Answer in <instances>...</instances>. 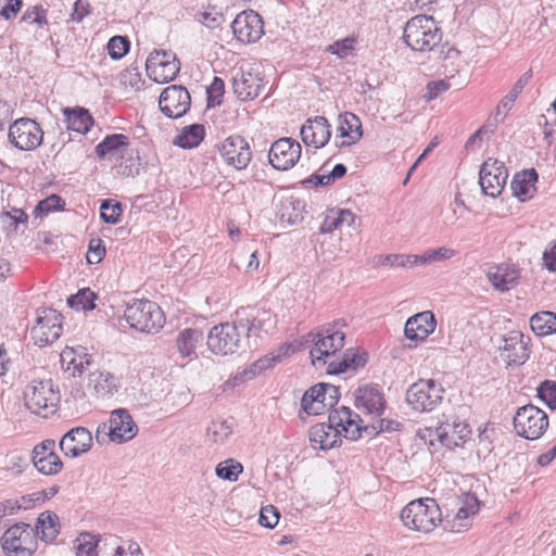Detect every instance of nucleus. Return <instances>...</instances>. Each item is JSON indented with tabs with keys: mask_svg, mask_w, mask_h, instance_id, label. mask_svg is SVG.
Here are the masks:
<instances>
[{
	"mask_svg": "<svg viewBox=\"0 0 556 556\" xmlns=\"http://www.w3.org/2000/svg\"><path fill=\"white\" fill-rule=\"evenodd\" d=\"M403 38L415 51H431L442 40V31L433 17L417 15L407 21Z\"/></svg>",
	"mask_w": 556,
	"mask_h": 556,
	"instance_id": "obj_1",
	"label": "nucleus"
},
{
	"mask_svg": "<svg viewBox=\"0 0 556 556\" xmlns=\"http://www.w3.org/2000/svg\"><path fill=\"white\" fill-rule=\"evenodd\" d=\"M401 520L410 530L429 533L442 521V515L437 502L427 497L409 502L401 511Z\"/></svg>",
	"mask_w": 556,
	"mask_h": 556,
	"instance_id": "obj_2",
	"label": "nucleus"
},
{
	"mask_svg": "<svg viewBox=\"0 0 556 556\" xmlns=\"http://www.w3.org/2000/svg\"><path fill=\"white\" fill-rule=\"evenodd\" d=\"M124 317L131 328L147 333L157 332L165 324L161 307L149 300H135L128 304Z\"/></svg>",
	"mask_w": 556,
	"mask_h": 556,
	"instance_id": "obj_3",
	"label": "nucleus"
},
{
	"mask_svg": "<svg viewBox=\"0 0 556 556\" xmlns=\"http://www.w3.org/2000/svg\"><path fill=\"white\" fill-rule=\"evenodd\" d=\"M26 406L40 417H48L54 413L60 402L59 391L54 389L51 379L34 380L24 392Z\"/></svg>",
	"mask_w": 556,
	"mask_h": 556,
	"instance_id": "obj_4",
	"label": "nucleus"
},
{
	"mask_svg": "<svg viewBox=\"0 0 556 556\" xmlns=\"http://www.w3.org/2000/svg\"><path fill=\"white\" fill-rule=\"evenodd\" d=\"M339 397L338 387L318 383L303 394L301 408L311 416L328 415V417H332V409L338 404Z\"/></svg>",
	"mask_w": 556,
	"mask_h": 556,
	"instance_id": "obj_5",
	"label": "nucleus"
},
{
	"mask_svg": "<svg viewBox=\"0 0 556 556\" xmlns=\"http://www.w3.org/2000/svg\"><path fill=\"white\" fill-rule=\"evenodd\" d=\"M1 545L8 556H33L37 549L35 531L27 523H15L4 531Z\"/></svg>",
	"mask_w": 556,
	"mask_h": 556,
	"instance_id": "obj_6",
	"label": "nucleus"
},
{
	"mask_svg": "<svg viewBox=\"0 0 556 556\" xmlns=\"http://www.w3.org/2000/svg\"><path fill=\"white\" fill-rule=\"evenodd\" d=\"M343 326L344 324L338 320L323 327L316 333L314 348L309 352L314 365L316 363L326 364V357L343 348L345 334L340 330Z\"/></svg>",
	"mask_w": 556,
	"mask_h": 556,
	"instance_id": "obj_7",
	"label": "nucleus"
},
{
	"mask_svg": "<svg viewBox=\"0 0 556 556\" xmlns=\"http://www.w3.org/2000/svg\"><path fill=\"white\" fill-rule=\"evenodd\" d=\"M442 394V387L434 380H419L407 390L406 401L415 412H431L441 402Z\"/></svg>",
	"mask_w": 556,
	"mask_h": 556,
	"instance_id": "obj_8",
	"label": "nucleus"
},
{
	"mask_svg": "<svg viewBox=\"0 0 556 556\" xmlns=\"http://www.w3.org/2000/svg\"><path fill=\"white\" fill-rule=\"evenodd\" d=\"M336 425L346 439L355 441L362 438H372L379 432L397 430L400 424L396 419H375L371 425L365 419H334Z\"/></svg>",
	"mask_w": 556,
	"mask_h": 556,
	"instance_id": "obj_9",
	"label": "nucleus"
},
{
	"mask_svg": "<svg viewBox=\"0 0 556 556\" xmlns=\"http://www.w3.org/2000/svg\"><path fill=\"white\" fill-rule=\"evenodd\" d=\"M146 71L153 81L166 84L177 76L180 63L172 51L153 50L146 61Z\"/></svg>",
	"mask_w": 556,
	"mask_h": 556,
	"instance_id": "obj_10",
	"label": "nucleus"
},
{
	"mask_svg": "<svg viewBox=\"0 0 556 556\" xmlns=\"http://www.w3.org/2000/svg\"><path fill=\"white\" fill-rule=\"evenodd\" d=\"M208 350L216 355L235 354L241 345V336L238 326L232 323H223L214 326L206 341Z\"/></svg>",
	"mask_w": 556,
	"mask_h": 556,
	"instance_id": "obj_11",
	"label": "nucleus"
},
{
	"mask_svg": "<svg viewBox=\"0 0 556 556\" xmlns=\"http://www.w3.org/2000/svg\"><path fill=\"white\" fill-rule=\"evenodd\" d=\"M10 142L21 151H33L43 140V130L31 118H20L11 124L8 134Z\"/></svg>",
	"mask_w": 556,
	"mask_h": 556,
	"instance_id": "obj_12",
	"label": "nucleus"
},
{
	"mask_svg": "<svg viewBox=\"0 0 556 556\" xmlns=\"http://www.w3.org/2000/svg\"><path fill=\"white\" fill-rule=\"evenodd\" d=\"M62 333V316L55 309L45 308L38 312L36 324L30 330L35 344L45 346L53 343Z\"/></svg>",
	"mask_w": 556,
	"mask_h": 556,
	"instance_id": "obj_13",
	"label": "nucleus"
},
{
	"mask_svg": "<svg viewBox=\"0 0 556 556\" xmlns=\"http://www.w3.org/2000/svg\"><path fill=\"white\" fill-rule=\"evenodd\" d=\"M508 173L503 162L488 159L480 167L479 184L482 192L491 198L498 197L506 184Z\"/></svg>",
	"mask_w": 556,
	"mask_h": 556,
	"instance_id": "obj_14",
	"label": "nucleus"
},
{
	"mask_svg": "<svg viewBox=\"0 0 556 556\" xmlns=\"http://www.w3.org/2000/svg\"><path fill=\"white\" fill-rule=\"evenodd\" d=\"M190 104V93L180 85L166 87L159 100L160 110L169 118L184 116L189 111Z\"/></svg>",
	"mask_w": 556,
	"mask_h": 556,
	"instance_id": "obj_15",
	"label": "nucleus"
},
{
	"mask_svg": "<svg viewBox=\"0 0 556 556\" xmlns=\"http://www.w3.org/2000/svg\"><path fill=\"white\" fill-rule=\"evenodd\" d=\"M301 153L302 147L296 140L280 138L271 144L268 160L274 168L288 170L299 162Z\"/></svg>",
	"mask_w": 556,
	"mask_h": 556,
	"instance_id": "obj_16",
	"label": "nucleus"
},
{
	"mask_svg": "<svg viewBox=\"0 0 556 556\" xmlns=\"http://www.w3.org/2000/svg\"><path fill=\"white\" fill-rule=\"evenodd\" d=\"M530 338L520 331H509L503 337V343L500 345L502 359L508 365H522L529 356Z\"/></svg>",
	"mask_w": 556,
	"mask_h": 556,
	"instance_id": "obj_17",
	"label": "nucleus"
},
{
	"mask_svg": "<svg viewBox=\"0 0 556 556\" xmlns=\"http://www.w3.org/2000/svg\"><path fill=\"white\" fill-rule=\"evenodd\" d=\"M219 152L224 162L238 170L247 168L252 159L250 144L241 136L226 138L219 146Z\"/></svg>",
	"mask_w": 556,
	"mask_h": 556,
	"instance_id": "obj_18",
	"label": "nucleus"
},
{
	"mask_svg": "<svg viewBox=\"0 0 556 556\" xmlns=\"http://www.w3.org/2000/svg\"><path fill=\"white\" fill-rule=\"evenodd\" d=\"M236 38L244 43L255 42L263 35V21L261 16L252 11L239 13L231 24Z\"/></svg>",
	"mask_w": 556,
	"mask_h": 556,
	"instance_id": "obj_19",
	"label": "nucleus"
},
{
	"mask_svg": "<svg viewBox=\"0 0 556 556\" xmlns=\"http://www.w3.org/2000/svg\"><path fill=\"white\" fill-rule=\"evenodd\" d=\"M55 442L45 440L37 444L31 452V462L34 467L42 475L53 476L63 468L61 458L54 453Z\"/></svg>",
	"mask_w": 556,
	"mask_h": 556,
	"instance_id": "obj_20",
	"label": "nucleus"
},
{
	"mask_svg": "<svg viewBox=\"0 0 556 556\" xmlns=\"http://www.w3.org/2000/svg\"><path fill=\"white\" fill-rule=\"evenodd\" d=\"M138 433V426L134 419H109L102 422L97 430V440L108 435L111 442L122 444L134 439Z\"/></svg>",
	"mask_w": 556,
	"mask_h": 556,
	"instance_id": "obj_21",
	"label": "nucleus"
},
{
	"mask_svg": "<svg viewBox=\"0 0 556 556\" xmlns=\"http://www.w3.org/2000/svg\"><path fill=\"white\" fill-rule=\"evenodd\" d=\"M470 434V429L465 422V419H460L453 424L448 422V419L441 422L433 430H430V443L433 444V440H438L442 445L453 447L459 445L460 441H464Z\"/></svg>",
	"mask_w": 556,
	"mask_h": 556,
	"instance_id": "obj_22",
	"label": "nucleus"
},
{
	"mask_svg": "<svg viewBox=\"0 0 556 556\" xmlns=\"http://www.w3.org/2000/svg\"><path fill=\"white\" fill-rule=\"evenodd\" d=\"M354 403L358 410L367 415L381 416L386 409L383 393L378 387L369 384L355 391Z\"/></svg>",
	"mask_w": 556,
	"mask_h": 556,
	"instance_id": "obj_23",
	"label": "nucleus"
},
{
	"mask_svg": "<svg viewBox=\"0 0 556 556\" xmlns=\"http://www.w3.org/2000/svg\"><path fill=\"white\" fill-rule=\"evenodd\" d=\"M92 446L91 432L85 427H76L66 432L61 442L60 448L66 456L78 457L87 453Z\"/></svg>",
	"mask_w": 556,
	"mask_h": 556,
	"instance_id": "obj_24",
	"label": "nucleus"
},
{
	"mask_svg": "<svg viewBox=\"0 0 556 556\" xmlns=\"http://www.w3.org/2000/svg\"><path fill=\"white\" fill-rule=\"evenodd\" d=\"M301 137L306 146L323 148L331 137L330 124L324 116L309 118L301 128Z\"/></svg>",
	"mask_w": 556,
	"mask_h": 556,
	"instance_id": "obj_25",
	"label": "nucleus"
},
{
	"mask_svg": "<svg viewBox=\"0 0 556 556\" xmlns=\"http://www.w3.org/2000/svg\"><path fill=\"white\" fill-rule=\"evenodd\" d=\"M309 441L314 448L323 451L332 448L341 442V430L334 419H328L311 428Z\"/></svg>",
	"mask_w": 556,
	"mask_h": 556,
	"instance_id": "obj_26",
	"label": "nucleus"
},
{
	"mask_svg": "<svg viewBox=\"0 0 556 556\" xmlns=\"http://www.w3.org/2000/svg\"><path fill=\"white\" fill-rule=\"evenodd\" d=\"M435 327L434 315L430 311H425L407 319L404 333L410 341H424L435 330Z\"/></svg>",
	"mask_w": 556,
	"mask_h": 556,
	"instance_id": "obj_27",
	"label": "nucleus"
},
{
	"mask_svg": "<svg viewBox=\"0 0 556 556\" xmlns=\"http://www.w3.org/2000/svg\"><path fill=\"white\" fill-rule=\"evenodd\" d=\"M129 147V139L123 134L106 136L96 146V154L101 160L117 163L124 156Z\"/></svg>",
	"mask_w": 556,
	"mask_h": 556,
	"instance_id": "obj_28",
	"label": "nucleus"
},
{
	"mask_svg": "<svg viewBox=\"0 0 556 556\" xmlns=\"http://www.w3.org/2000/svg\"><path fill=\"white\" fill-rule=\"evenodd\" d=\"M60 359L63 370L72 377L80 376L91 363V356L87 353V349L81 345L66 346L61 352Z\"/></svg>",
	"mask_w": 556,
	"mask_h": 556,
	"instance_id": "obj_29",
	"label": "nucleus"
},
{
	"mask_svg": "<svg viewBox=\"0 0 556 556\" xmlns=\"http://www.w3.org/2000/svg\"><path fill=\"white\" fill-rule=\"evenodd\" d=\"M337 132V147H348L355 143L362 137V124L359 118L350 112L340 114Z\"/></svg>",
	"mask_w": 556,
	"mask_h": 556,
	"instance_id": "obj_30",
	"label": "nucleus"
},
{
	"mask_svg": "<svg viewBox=\"0 0 556 556\" xmlns=\"http://www.w3.org/2000/svg\"><path fill=\"white\" fill-rule=\"evenodd\" d=\"M262 87V78L252 72L240 71L232 78L233 92L241 101L256 98Z\"/></svg>",
	"mask_w": 556,
	"mask_h": 556,
	"instance_id": "obj_31",
	"label": "nucleus"
},
{
	"mask_svg": "<svg viewBox=\"0 0 556 556\" xmlns=\"http://www.w3.org/2000/svg\"><path fill=\"white\" fill-rule=\"evenodd\" d=\"M488 279L496 290L505 292L517 286L519 270L515 265L502 264L489 269Z\"/></svg>",
	"mask_w": 556,
	"mask_h": 556,
	"instance_id": "obj_32",
	"label": "nucleus"
},
{
	"mask_svg": "<svg viewBox=\"0 0 556 556\" xmlns=\"http://www.w3.org/2000/svg\"><path fill=\"white\" fill-rule=\"evenodd\" d=\"M536 180L538 174L534 169H528L516 174L510 185L513 194L517 197L521 202L533 198L536 191Z\"/></svg>",
	"mask_w": 556,
	"mask_h": 556,
	"instance_id": "obj_33",
	"label": "nucleus"
},
{
	"mask_svg": "<svg viewBox=\"0 0 556 556\" xmlns=\"http://www.w3.org/2000/svg\"><path fill=\"white\" fill-rule=\"evenodd\" d=\"M235 424L229 419H211L205 428V441L210 444H224L233 433Z\"/></svg>",
	"mask_w": 556,
	"mask_h": 556,
	"instance_id": "obj_34",
	"label": "nucleus"
},
{
	"mask_svg": "<svg viewBox=\"0 0 556 556\" xmlns=\"http://www.w3.org/2000/svg\"><path fill=\"white\" fill-rule=\"evenodd\" d=\"M28 216L21 210L13 207L10 211L0 212V226L8 236L24 232L27 228Z\"/></svg>",
	"mask_w": 556,
	"mask_h": 556,
	"instance_id": "obj_35",
	"label": "nucleus"
},
{
	"mask_svg": "<svg viewBox=\"0 0 556 556\" xmlns=\"http://www.w3.org/2000/svg\"><path fill=\"white\" fill-rule=\"evenodd\" d=\"M35 534L42 541H53L60 532L59 517L55 513L46 510L39 515L36 522Z\"/></svg>",
	"mask_w": 556,
	"mask_h": 556,
	"instance_id": "obj_36",
	"label": "nucleus"
},
{
	"mask_svg": "<svg viewBox=\"0 0 556 556\" xmlns=\"http://www.w3.org/2000/svg\"><path fill=\"white\" fill-rule=\"evenodd\" d=\"M203 340V333L199 329L186 328L181 330L176 339V348L181 357L197 356L198 344Z\"/></svg>",
	"mask_w": 556,
	"mask_h": 556,
	"instance_id": "obj_37",
	"label": "nucleus"
},
{
	"mask_svg": "<svg viewBox=\"0 0 556 556\" xmlns=\"http://www.w3.org/2000/svg\"><path fill=\"white\" fill-rule=\"evenodd\" d=\"M513 422L517 434L527 440L540 438L548 427V419H513Z\"/></svg>",
	"mask_w": 556,
	"mask_h": 556,
	"instance_id": "obj_38",
	"label": "nucleus"
},
{
	"mask_svg": "<svg viewBox=\"0 0 556 556\" xmlns=\"http://www.w3.org/2000/svg\"><path fill=\"white\" fill-rule=\"evenodd\" d=\"M88 388L94 395L103 397L116 389L115 378L110 372L94 371L89 375Z\"/></svg>",
	"mask_w": 556,
	"mask_h": 556,
	"instance_id": "obj_39",
	"label": "nucleus"
},
{
	"mask_svg": "<svg viewBox=\"0 0 556 556\" xmlns=\"http://www.w3.org/2000/svg\"><path fill=\"white\" fill-rule=\"evenodd\" d=\"M473 517L467 513L464 508L456 506V509L450 510L445 519H442L444 522V528L448 529L452 532H463L469 529L472 525Z\"/></svg>",
	"mask_w": 556,
	"mask_h": 556,
	"instance_id": "obj_40",
	"label": "nucleus"
},
{
	"mask_svg": "<svg viewBox=\"0 0 556 556\" xmlns=\"http://www.w3.org/2000/svg\"><path fill=\"white\" fill-rule=\"evenodd\" d=\"M205 135L203 125L193 124L185 127L179 135L174 139V144L184 148L192 149L200 144Z\"/></svg>",
	"mask_w": 556,
	"mask_h": 556,
	"instance_id": "obj_41",
	"label": "nucleus"
},
{
	"mask_svg": "<svg viewBox=\"0 0 556 556\" xmlns=\"http://www.w3.org/2000/svg\"><path fill=\"white\" fill-rule=\"evenodd\" d=\"M64 113L67 115V128L73 131L86 134L93 124V119L86 109L77 108L72 111L66 109Z\"/></svg>",
	"mask_w": 556,
	"mask_h": 556,
	"instance_id": "obj_42",
	"label": "nucleus"
},
{
	"mask_svg": "<svg viewBox=\"0 0 556 556\" xmlns=\"http://www.w3.org/2000/svg\"><path fill=\"white\" fill-rule=\"evenodd\" d=\"M532 331L540 336H548L556 332V314L544 311L534 314L530 319Z\"/></svg>",
	"mask_w": 556,
	"mask_h": 556,
	"instance_id": "obj_43",
	"label": "nucleus"
},
{
	"mask_svg": "<svg viewBox=\"0 0 556 556\" xmlns=\"http://www.w3.org/2000/svg\"><path fill=\"white\" fill-rule=\"evenodd\" d=\"M355 222V215L350 210L331 211L321 225L323 232H332L342 227H352Z\"/></svg>",
	"mask_w": 556,
	"mask_h": 556,
	"instance_id": "obj_44",
	"label": "nucleus"
},
{
	"mask_svg": "<svg viewBox=\"0 0 556 556\" xmlns=\"http://www.w3.org/2000/svg\"><path fill=\"white\" fill-rule=\"evenodd\" d=\"M273 325V318L269 312L263 311L252 318L239 320V326L247 330L248 336H258L260 331H268V326Z\"/></svg>",
	"mask_w": 556,
	"mask_h": 556,
	"instance_id": "obj_45",
	"label": "nucleus"
},
{
	"mask_svg": "<svg viewBox=\"0 0 556 556\" xmlns=\"http://www.w3.org/2000/svg\"><path fill=\"white\" fill-rule=\"evenodd\" d=\"M367 362V358L364 355L357 354L354 350H346L343 354L341 361L334 363L332 362L329 365L330 372H344L349 369H357L363 367Z\"/></svg>",
	"mask_w": 556,
	"mask_h": 556,
	"instance_id": "obj_46",
	"label": "nucleus"
},
{
	"mask_svg": "<svg viewBox=\"0 0 556 556\" xmlns=\"http://www.w3.org/2000/svg\"><path fill=\"white\" fill-rule=\"evenodd\" d=\"M379 264L394 268H413L420 266V260L416 254H388L379 256Z\"/></svg>",
	"mask_w": 556,
	"mask_h": 556,
	"instance_id": "obj_47",
	"label": "nucleus"
},
{
	"mask_svg": "<svg viewBox=\"0 0 556 556\" xmlns=\"http://www.w3.org/2000/svg\"><path fill=\"white\" fill-rule=\"evenodd\" d=\"M532 77V73L530 71L526 72L523 75H521L518 80L515 83L511 90L502 99L501 103L498 104L496 109V115L501 114V110L509 111L519 96V93L522 91V89L526 87V85L529 83L530 78Z\"/></svg>",
	"mask_w": 556,
	"mask_h": 556,
	"instance_id": "obj_48",
	"label": "nucleus"
},
{
	"mask_svg": "<svg viewBox=\"0 0 556 556\" xmlns=\"http://www.w3.org/2000/svg\"><path fill=\"white\" fill-rule=\"evenodd\" d=\"M242 471L243 466L233 458L220 462L215 468V473L218 478L230 482L237 481Z\"/></svg>",
	"mask_w": 556,
	"mask_h": 556,
	"instance_id": "obj_49",
	"label": "nucleus"
},
{
	"mask_svg": "<svg viewBox=\"0 0 556 556\" xmlns=\"http://www.w3.org/2000/svg\"><path fill=\"white\" fill-rule=\"evenodd\" d=\"M456 254V250L447 247L427 250L422 255H419L420 266L447 261L453 258Z\"/></svg>",
	"mask_w": 556,
	"mask_h": 556,
	"instance_id": "obj_50",
	"label": "nucleus"
},
{
	"mask_svg": "<svg viewBox=\"0 0 556 556\" xmlns=\"http://www.w3.org/2000/svg\"><path fill=\"white\" fill-rule=\"evenodd\" d=\"M99 540L90 533H81L75 540L76 556H98L97 547Z\"/></svg>",
	"mask_w": 556,
	"mask_h": 556,
	"instance_id": "obj_51",
	"label": "nucleus"
},
{
	"mask_svg": "<svg viewBox=\"0 0 556 556\" xmlns=\"http://www.w3.org/2000/svg\"><path fill=\"white\" fill-rule=\"evenodd\" d=\"M96 294L90 289L80 290L67 299V304L77 311H89L94 308Z\"/></svg>",
	"mask_w": 556,
	"mask_h": 556,
	"instance_id": "obj_52",
	"label": "nucleus"
},
{
	"mask_svg": "<svg viewBox=\"0 0 556 556\" xmlns=\"http://www.w3.org/2000/svg\"><path fill=\"white\" fill-rule=\"evenodd\" d=\"M538 397L551 410L556 409V383L554 381L545 380L538 388Z\"/></svg>",
	"mask_w": 556,
	"mask_h": 556,
	"instance_id": "obj_53",
	"label": "nucleus"
},
{
	"mask_svg": "<svg viewBox=\"0 0 556 556\" xmlns=\"http://www.w3.org/2000/svg\"><path fill=\"white\" fill-rule=\"evenodd\" d=\"M355 37H346L329 45L326 50L331 54L339 56L340 59H344L352 53V51L355 49Z\"/></svg>",
	"mask_w": 556,
	"mask_h": 556,
	"instance_id": "obj_54",
	"label": "nucleus"
},
{
	"mask_svg": "<svg viewBox=\"0 0 556 556\" xmlns=\"http://www.w3.org/2000/svg\"><path fill=\"white\" fill-rule=\"evenodd\" d=\"M108 53L113 60L122 59L129 50V41L122 36H114L108 42Z\"/></svg>",
	"mask_w": 556,
	"mask_h": 556,
	"instance_id": "obj_55",
	"label": "nucleus"
},
{
	"mask_svg": "<svg viewBox=\"0 0 556 556\" xmlns=\"http://www.w3.org/2000/svg\"><path fill=\"white\" fill-rule=\"evenodd\" d=\"M122 207L118 202L111 203L104 200L100 206V216L108 224H116L119 220Z\"/></svg>",
	"mask_w": 556,
	"mask_h": 556,
	"instance_id": "obj_56",
	"label": "nucleus"
},
{
	"mask_svg": "<svg viewBox=\"0 0 556 556\" xmlns=\"http://www.w3.org/2000/svg\"><path fill=\"white\" fill-rule=\"evenodd\" d=\"M456 506L464 508L472 517H475L481 507V502L477 495L471 492H465L457 496Z\"/></svg>",
	"mask_w": 556,
	"mask_h": 556,
	"instance_id": "obj_57",
	"label": "nucleus"
},
{
	"mask_svg": "<svg viewBox=\"0 0 556 556\" xmlns=\"http://www.w3.org/2000/svg\"><path fill=\"white\" fill-rule=\"evenodd\" d=\"M105 255V247L100 238H92L86 255L89 264H99Z\"/></svg>",
	"mask_w": 556,
	"mask_h": 556,
	"instance_id": "obj_58",
	"label": "nucleus"
},
{
	"mask_svg": "<svg viewBox=\"0 0 556 556\" xmlns=\"http://www.w3.org/2000/svg\"><path fill=\"white\" fill-rule=\"evenodd\" d=\"M28 466L26 455L18 453H11L7 455V470L14 475H21Z\"/></svg>",
	"mask_w": 556,
	"mask_h": 556,
	"instance_id": "obj_59",
	"label": "nucleus"
},
{
	"mask_svg": "<svg viewBox=\"0 0 556 556\" xmlns=\"http://www.w3.org/2000/svg\"><path fill=\"white\" fill-rule=\"evenodd\" d=\"M121 83L126 88H129L134 91L140 90L144 85V80L141 78V74L135 70L122 73Z\"/></svg>",
	"mask_w": 556,
	"mask_h": 556,
	"instance_id": "obj_60",
	"label": "nucleus"
},
{
	"mask_svg": "<svg viewBox=\"0 0 556 556\" xmlns=\"http://www.w3.org/2000/svg\"><path fill=\"white\" fill-rule=\"evenodd\" d=\"M279 520V513L273 505H267L261 509L260 523L263 527L273 529Z\"/></svg>",
	"mask_w": 556,
	"mask_h": 556,
	"instance_id": "obj_61",
	"label": "nucleus"
},
{
	"mask_svg": "<svg viewBox=\"0 0 556 556\" xmlns=\"http://www.w3.org/2000/svg\"><path fill=\"white\" fill-rule=\"evenodd\" d=\"M22 20L26 23L41 26L47 24L46 11L41 5H34L24 12Z\"/></svg>",
	"mask_w": 556,
	"mask_h": 556,
	"instance_id": "obj_62",
	"label": "nucleus"
},
{
	"mask_svg": "<svg viewBox=\"0 0 556 556\" xmlns=\"http://www.w3.org/2000/svg\"><path fill=\"white\" fill-rule=\"evenodd\" d=\"M64 204H65V202L63 199H61L56 194H52V195L48 197L47 199L40 201L38 203L37 207L35 208V212L48 213L51 211L62 208Z\"/></svg>",
	"mask_w": 556,
	"mask_h": 556,
	"instance_id": "obj_63",
	"label": "nucleus"
},
{
	"mask_svg": "<svg viewBox=\"0 0 556 556\" xmlns=\"http://www.w3.org/2000/svg\"><path fill=\"white\" fill-rule=\"evenodd\" d=\"M448 88L450 84L444 79L430 81L427 84L426 93L424 98L427 99L428 101H431L439 97L442 92L446 91Z\"/></svg>",
	"mask_w": 556,
	"mask_h": 556,
	"instance_id": "obj_64",
	"label": "nucleus"
}]
</instances>
